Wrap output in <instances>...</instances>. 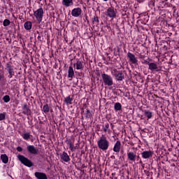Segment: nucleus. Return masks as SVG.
Returning a JSON list of instances; mask_svg holds the SVG:
<instances>
[{"mask_svg":"<svg viewBox=\"0 0 179 179\" xmlns=\"http://www.w3.org/2000/svg\"><path fill=\"white\" fill-rule=\"evenodd\" d=\"M148 69L153 72V71H159V67H157V64L156 63H150L148 65Z\"/></svg>","mask_w":179,"mask_h":179,"instance_id":"a211bd4d","label":"nucleus"},{"mask_svg":"<svg viewBox=\"0 0 179 179\" xmlns=\"http://www.w3.org/2000/svg\"><path fill=\"white\" fill-rule=\"evenodd\" d=\"M104 14L107 17L114 19L117 17V9H115L114 7H109L106 9Z\"/></svg>","mask_w":179,"mask_h":179,"instance_id":"39448f33","label":"nucleus"},{"mask_svg":"<svg viewBox=\"0 0 179 179\" xmlns=\"http://www.w3.org/2000/svg\"><path fill=\"white\" fill-rule=\"evenodd\" d=\"M24 27L25 30H31V27H33V24H31V22L27 21L24 23Z\"/></svg>","mask_w":179,"mask_h":179,"instance_id":"5701e85b","label":"nucleus"},{"mask_svg":"<svg viewBox=\"0 0 179 179\" xmlns=\"http://www.w3.org/2000/svg\"><path fill=\"white\" fill-rule=\"evenodd\" d=\"M82 15V8L78 7L76 8H73L71 10V16H73V17H79Z\"/></svg>","mask_w":179,"mask_h":179,"instance_id":"1a4fd4ad","label":"nucleus"},{"mask_svg":"<svg viewBox=\"0 0 179 179\" xmlns=\"http://www.w3.org/2000/svg\"><path fill=\"white\" fill-rule=\"evenodd\" d=\"M60 159L62 160V162H64L65 163H68V162H71V157L66 153V152L64 151L62 153L60 154Z\"/></svg>","mask_w":179,"mask_h":179,"instance_id":"f8f14e48","label":"nucleus"},{"mask_svg":"<svg viewBox=\"0 0 179 179\" xmlns=\"http://www.w3.org/2000/svg\"><path fill=\"white\" fill-rule=\"evenodd\" d=\"M6 70L8 72V78L12 79L15 76V71H13V66L10 63H6Z\"/></svg>","mask_w":179,"mask_h":179,"instance_id":"0eeeda50","label":"nucleus"},{"mask_svg":"<svg viewBox=\"0 0 179 179\" xmlns=\"http://www.w3.org/2000/svg\"><path fill=\"white\" fill-rule=\"evenodd\" d=\"M73 66L74 68H76L77 71H83V69H85V65L83 64V62L80 60H78L76 63L73 64Z\"/></svg>","mask_w":179,"mask_h":179,"instance_id":"9b49d317","label":"nucleus"},{"mask_svg":"<svg viewBox=\"0 0 179 179\" xmlns=\"http://www.w3.org/2000/svg\"><path fill=\"white\" fill-rule=\"evenodd\" d=\"M3 100L4 103H9V101H10V96H9V95H5L3 97Z\"/></svg>","mask_w":179,"mask_h":179,"instance_id":"c85d7f7f","label":"nucleus"},{"mask_svg":"<svg viewBox=\"0 0 179 179\" xmlns=\"http://www.w3.org/2000/svg\"><path fill=\"white\" fill-rule=\"evenodd\" d=\"M1 159L3 162V163H4V164H8V162H9V158L8 157V155H6V154L1 155Z\"/></svg>","mask_w":179,"mask_h":179,"instance_id":"393cba45","label":"nucleus"},{"mask_svg":"<svg viewBox=\"0 0 179 179\" xmlns=\"http://www.w3.org/2000/svg\"><path fill=\"white\" fill-rule=\"evenodd\" d=\"M66 143L69 146L70 150L73 152V149L75 148V138H69L66 140Z\"/></svg>","mask_w":179,"mask_h":179,"instance_id":"9d476101","label":"nucleus"},{"mask_svg":"<svg viewBox=\"0 0 179 179\" xmlns=\"http://www.w3.org/2000/svg\"><path fill=\"white\" fill-rule=\"evenodd\" d=\"M6 118V113H0V121H3Z\"/></svg>","mask_w":179,"mask_h":179,"instance_id":"7c9ffc66","label":"nucleus"},{"mask_svg":"<svg viewBox=\"0 0 179 179\" xmlns=\"http://www.w3.org/2000/svg\"><path fill=\"white\" fill-rule=\"evenodd\" d=\"M111 75L115 78L116 80H124V72H122V71H118L117 70V69H112Z\"/></svg>","mask_w":179,"mask_h":179,"instance_id":"f03ea898","label":"nucleus"},{"mask_svg":"<svg viewBox=\"0 0 179 179\" xmlns=\"http://www.w3.org/2000/svg\"><path fill=\"white\" fill-rule=\"evenodd\" d=\"M34 16H35L37 22L41 23L43 22V17L44 16V10L42 8L37 9L34 12Z\"/></svg>","mask_w":179,"mask_h":179,"instance_id":"423d86ee","label":"nucleus"},{"mask_svg":"<svg viewBox=\"0 0 179 179\" xmlns=\"http://www.w3.org/2000/svg\"><path fill=\"white\" fill-rule=\"evenodd\" d=\"M62 5L66 8H69V6L73 5V0H62Z\"/></svg>","mask_w":179,"mask_h":179,"instance_id":"aec40b11","label":"nucleus"},{"mask_svg":"<svg viewBox=\"0 0 179 179\" xmlns=\"http://www.w3.org/2000/svg\"><path fill=\"white\" fill-rule=\"evenodd\" d=\"M149 6H150L151 8L155 6V1L154 0H151L149 3H148Z\"/></svg>","mask_w":179,"mask_h":179,"instance_id":"72a5a7b5","label":"nucleus"},{"mask_svg":"<svg viewBox=\"0 0 179 179\" xmlns=\"http://www.w3.org/2000/svg\"><path fill=\"white\" fill-rule=\"evenodd\" d=\"M22 137L24 141H29V139H31V138H33V136L30 134V133H24L22 134Z\"/></svg>","mask_w":179,"mask_h":179,"instance_id":"b1692460","label":"nucleus"},{"mask_svg":"<svg viewBox=\"0 0 179 179\" xmlns=\"http://www.w3.org/2000/svg\"><path fill=\"white\" fill-rule=\"evenodd\" d=\"M34 176L37 179H48L47 175L44 173L36 172L34 173Z\"/></svg>","mask_w":179,"mask_h":179,"instance_id":"f3484780","label":"nucleus"},{"mask_svg":"<svg viewBox=\"0 0 179 179\" xmlns=\"http://www.w3.org/2000/svg\"><path fill=\"white\" fill-rule=\"evenodd\" d=\"M127 158L130 162H135L136 160V155L132 152H127Z\"/></svg>","mask_w":179,"mask_h":179,"instance_id":"6ab92c4d","label":"nucleus"},{"mask_svg":"<svg viewBox=\"0 0 179 179\" xmlns=\"http://www.w3.org/2000/svg\"><path fill=\"white\" fill-rule=\"evenodd\" d=\"M145 0H138L139 2H143Z\"/></svg>","mask_w":179,"mask_h":179,"instance_id":"ea45409f","label":"nucleus"},{"mask_svg":"<svg viewBox=\"0 0 179 179\" xmlns=\"http://www.w3.org/2000/svg\"><path fill=\"white\" fill-rule=\"evenodd\" d=\"M17 159L20 161L22 164H24V166H26L27 167H33V162H31V161L27 157L22 155H17Z\"/></svg>","mask_w":179,"mask_h":179,"instance_id":"7ed1b4c3","label":"nucleus"},{"mask_svg":"<svg viewBox=\"0 0 179 179\" xmlns=\"http://www.w3.org/2000/svg\"><path fill=\"white\" fill-rule=\"evenodd\" d=\"M143 64H145L146 65H149V62H148V60H144V62H143Z\"/></svg>","mask_w":179,"mask_h":179,"instance_id":"4c0bfd02","label":"nucleus"},{"mask_svg":"<svg viewBox=\"0 0 179 179\" xmlns=\"http://www.w3.org/2000/svg\"><path fill=\"white\" fill-rule=\"evenodd\" d=\"M42 111H43L45 114H48V113H50V106H48V104H45L43 106Z\"/></svg>","mask_w":179,"mask_h":179,"instance_id":"cd10ccee","label":"nucleus"},{"mask_svg":"<svg viewBox=\"0 0 179 179\" xmlns=\"http://www.w3.org/2000/svg\"><path fill=\"white\" fill-rule=\"evenodd\" d=\"M9 24H10V20L8 19L3 20V25L4 26V27L9 26Z\"/></svg>","mask_w":179,"mask_h":179,"instance_id":"c756f323","label":"nucleus"},{"mask_svg":"<svg viewBox=\"0 0 179 179\" xmlns=\"http://www.w3.org/2000/svg\"><path fill=\"white\" fill-rule=\"evenodd\" d=\"M144 115L147 120H150L153 117V113L150 112L148 110H144Z\"/></svg>","mask_w":179,"mask_h":179,"instance_id":"4be33fe9","label":"nucleus"},{"mask_svg":"<svg viewBox=\"0 0 179 179\" xmlns=\"http://www.w3.org/2000/svg\"><path fill=\"white\" fill-rule=\"evenodd\" d=\"M103 132H108V134H111V129H110V124L108 123H105L104 125L102 126Z\"/></svg>","mask_w":179,"mask_h":179,"instance_id":"412c9836","label":"nucleus"},{"mask_svg":"<svg viewBox=\"0 0 179 179\" xmlns=\"http://www.w3.org/2000/svg\"><path fill=\"white\" fill-rule=\"evenodd\" d=\"M115 111H120L122 109V105L120 102L115 103L114 106Z\"/></svg>","mask_w":179,"mask_h":179,"instance_id":"bb28decb","label":"nucleus"},{"mask_svg":"<svg viewBox=\"0 0 179 179\" xmlns=\"http://www.w3.org/2000/svg\"><path fill=\"white\" fill-rule=\"evenodd\" d=\"M101 78L104 85H106L107 86H113V85H114L113 77H111V76L106 73H102Z\"/></svg>","mask_w":179,"mask_h":179,"instance_id":"20e7f679","label":"nucleus"},{"mask_svg":"<svg viewBox=\"0 0 179 179\" xmlns=\"http://www.w3.org/2000/svg\"><path fill=\"white\" fill-rule=\"evenodd\" d=\"M140 58H141V59H143V58H145V55H140Z\"/></svg>","mask_w":179,"mask_h":179,"instance_id":"58836bf2","label":"nucleus"},{"mask_svg":"<svg viewBox=\"0 0 179 179\" xmlns=\"http://www.w3.org/2000/svg\"><path fill=\"white\" fill-rule=\"evenodd\" d=\"M3 78H5L3 71L0 70V80H2V79H3Z\"/></svg>","mask_w":179,"mask_h":179,"instance_id":"473e14b6","label":"nucleus"},{"mask_svg":"<svg viewBox=\"0 0 179 179\" xmlns=\"http://www.w3.org/2000/svg\"><path fill=\"white\" fill-rule=\"evenodd\" d=\"M99 23V17H94L92 20V23Z\"/></svg>","mask_w":179,"mask_h":179,"instance_id":"f704fd0d","label":"nucleus"},{"mask_svg":"<svg viewBox=\"0 0 179 179\" xmlns=\"http://www.w3.org/2000/svg\"><path fill=\"white\" fill-rule=\"evenodd\" d=\"M139 118H140L141 120H145L146 117H145V115H139Z\"/></svg>","mask_w":179,"mask_h":179,"instance_id":"e433bc0d","label":"nucleus"},{"mask_svg":"<svg viewBox=\"0 0 179 179\" xmlns=\"http://www.w3.org/2000/svg\"><path fill=\"white\" fill-rule=\"evenodd\" d=\"M74 76H75V71H73V67L69 66V71H68V78H69V80H72Z\"/></svg>","mask_w":179,"mask_h":179,"instance_id":"2eb2a0df","label":"nucleus"},{"mask_svg":"<svg viewBox=\"0 0 179 179\" xmlns=\"http://www.w3.org/2000/svg\"><path fill=\"white\" fill-rule=\"evenodd\" d=\"M17 152H23V148H22L20 146H18L17 147Z\"/></svg>","mask_w":179,"mask_h":179,"instance_id":"c9c22d12","label":"nucleus"},{"mask_svg":"<svg viewBox=\"0 0 179 179\" xmlns=\"http://www.w3.org/2000/svg\"><path fill=\"white\" fill-rule=\"evenodd\" d=\"M97 145L100 150L106 152V150H108V148H110V141H108L104 134H102L97 141Z\"/></svg>","mask_w":179,"mask_h":179,"instance_id":"f257e3e1","label":"nucleus"},{"mask_svg":"<svg viewBox=\"0 0 179 179\" xmlns=\"http://www.w3.org/2000/svg\"><path fill=\"white\" fill-rule=\"evenodd\" d=\"M141 156L143 159H150L153 156V151L151 150H145L141 153Z\"/></svg>","mask_w":179,"mask_h":179,"instance_id":"4468645a","label":"nucleus"},{"mask_svg":"<svg viewBox=\"0 0 179 179\" xmlns=\"http://www.w3.org/2000/svg\"><path fill=\"white\" fill-rule=\"evenodd\" d=\"M120 150H121V141H117L113 147V152H115V153H120Z\"/></svg>","mask_w":179,"mask_h":179,"instance_id":"dca6fc26","label":"nucleus"},{"mask_svg":"<svg viewBox=\"0 0 179 179\" xmlns=\"http://www.w3.org/2000/svg\"><path fill=\"white\" fill-rule=\"evenodd\" d=\"M23 110L24 114H26V113H29V111H30V109H29V108L27 107V104L24 105Z\"/></svg>","mask_w":179,"mask_h":179,"instance_id":"2f4dec72","label":"nucleus"},{"mask_svg":"<svg viewBox=\"0 0 179 179\" xmlns=\"http://www.w3.org/2000/svg\"><path fill=\"white\" fill-rule=\"evenodd\" d=\"M73 99L71 97V96H69L64 99V102L67 106H69L70 104H72V101Z\"/></svg>","mask_w":179,"mask_h":179,"instance_id":"a878e982","label":"nucleus"},{"mask_svg":"<svg viewBox=\"0 0 179 179\" xmlns=\"http://www.w3.org/2000/svg\"><path fill=\"white\" fill-rule=\"evenodd\" d=\"M87 113H90V111L88 110H87Z\"/></svg>","mask_w":179,"mask_h":179,"instance_id":"a19ab883","label":"nucleus"},{"mask_svg":"<svg viewBox=\"0 0 179 179\" xmlns=\"http://www.w3.org/2000/svg\"><path fill=\"white\" fill-rule=\"evenodd\" d=\"M27 150L31 155H38V149L36 148L34 145H28L27 147Z\"/></svg>","mask_w":179,"mask_h":179,"instance_id":"ddd939ff","label":"nucleus"},{"mask_svg":"<svg viewBox=\"0 0 179 179\" xmlns=\"http://www.w3.org/2000/svg\"><path fill=\"white\" fill-rule=\"evenodd\" d=\"M127 57L129 58V61L134 64V65H138V58L135 57V55L134 53L128 52L127 53Z\"/></svg>","mask_w":179,"mask_h":179,"instance_id":"6e6552de","label":"nucleus"}]
</instances>
